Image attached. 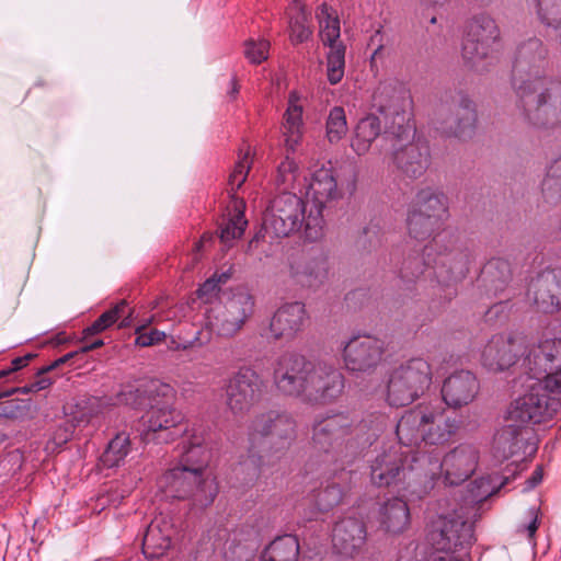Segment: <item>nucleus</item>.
Instances as JSON below:
<instances>
[{"instance_id": "6ab92c4d", "label": "nucleus", "mask_w": 561, "mask_h": 561, "mask_svg": "<svg viewBox=\"0 0 561 561\" xmlns=\"http://www.w3.org/2000/svg\"><path fill=\"white\" fill-rule=\"evenodd\" d=\"M254 300L247 291H238L229 297L214 318L213 325L222 336L236 334L253 312Z\"/></svg>"}, {"instance_id": "f8f14e48", "label": "nucleus", "mask_w": 561, "mask_h": 561, "mask_svg": "<svg viewBox=\"0 0 561 561\" xmlns=\"http://www.w3.org/2000/svg\"><path fill=\"white\" fill-rule=\"evenodd\" d=\"M447 217L445 195L431 188L422 190L417 193L408 214L409 236L415 240L425 241L442 228Z\"/></svg>"}, {"instance_id": "5701e85b", "label": "nucleus", "mask_w": 561, "mask_h": 561, "mask_svg": "<svg viewBox=\"0 0 561 561\" xmlns=\"http://www.w3.org/2000/svg\"><path fill=\"white\" fill-rule=\"evenodd\" d=\"M527 295L540 311H556L561 297V268L541 273L531 282Z\"/></svg>"}, {"instance_id": "39448f33", "label": "nucleus", "mask_w": 561, "mask_h": 561, "mask_svg": "<svg viewBox=\"0 0 561 561\" xmlns=\"http://www.w3.org/2000/svg\"><path fill=\"white\" fill-rule=\"evenodd\" d=\"M458 427L456 417L442 404H426L407 411L398 421L396 433L404 447L419 440L443 445L456 434Z\"/></svg>"}, {"instance_id": "4468645a", "label": "nucleus", "mask_w": 561, "mask_h": 561, "mask_svg": "<svg viewBox=\"0 0 561 561\" xmlns=\"http://www.w3.org/2000/svg\"><path fill=\"white\" fill-rule=\"evenodd\" d=\"M262 377L250 367H241L228 380L226 402L234 415H243L250 411L264 393Z\"/></svg>"}, {"instance_id": "a211bd4d", "label": "nucleus", "mask_w": 561, "mask_h": 561, "mask_svg": "<svg viewBox=\"0 0 561 561\" xmlns=\"http://www.w3.org/2000/svg\"><path fill=\"white\" fill-rule=\"evenodd\" d=\"M383 355V342L370 335H356L344 345L342 358L344 367L353 373H367L375 369Z\"/></svg>"}, {"instance_id": "052dcab7", "label": "nucleus", "mask_w": 561, "mask_h": 561, "mask_svg": "<svg viewBox=\"0 0 561 561\" xmlns=\"http://www.w3.org/2000/svg\"><path fill=\"white\" fill-rule=\"evenodd\" d=\"M79 352H70V353H67L65 354L64 356L57 358L56 360H54L49 366H47L44 370L45 371H50L53 369H55L56 367H59L64 364H66L68 360H70L71 358L75 357L76 354H78Z\"/></svg>"}, {"instance_id": "f03ea898", "label": "nucleus", "mask_w": 561, "mask_h": 561, "mask_svg": "<svg viewBox=\"0 0 561 561\" xmlns=\"http://www.w3.org/2000/svg\"><path fill=\"white\" fill-rule=\"evenodd\" d=\"M527 392L507 408L505 424L493 440L495 456L508 459L522 447V431L529 424L550 420L561 405V368L545 378L528 376Z\"/></svg>"}, {"instance_id": "6e6552de", "label": "nucleus", "mask_w": 561, "mask_h": 561, "mask_svg": "<svg viewBox=\"0 0 561 561\" xmlns=\"http://www.w3.org/2000/svg\"><path fill=\"white\" fill-rule=\"evenodd\" d=\"M157 486L165 497L188 501L192 507L198 510L210 506L218 494L214 478L201 476L178 463L158 478Z\"/></svg>"}, {"instance_id": "20e7f679", "label": "nucleus", "mask_w": 561, "mask_h": 561, "mask_svg": "<svg viewBox=\"0 0 561 561\" xmlns=\"http://www.w3.org/2000/svg\"><path fill=\"white\" fill-rule=\"evenodd\" d=\"M366 428V423L355 425L350 414L336 413L314 425L313 445L325 454L324 461L334 466L333 471L344 470L376 439V432L364 437Z\"/></svg>"}, {"instance_id": "2eb2a0df", "label": "nucleus", "mask_w": 561, "mask_h": 561, "mask_svg": "<svg viewBox=\"0 0 561 561\" xmlns=\"http://www.w3.org/2000/svg\"><path fill=\"white\" fill-rule=\"evenodd\" d=\"M144 440L169 444L188 433L182 412L170 405H152L144 416Z\"/></svg>"}, {"instance_id": "338daca9", "label": "nucleus", "mask_w": 561, "mask_h": 561, "mask_svg": "<svg viewBox=\"0 0 561 561\" xmlns=\"http://www.w3.org/2000/svg\"><path fill=\"white\" fill-rule=\"evenodd\" d=\"M10 374H12L10 368L0 370V379L9 376Z\"/></svg>"}, {"instance_id": "ddd939ff", "label": "nucleus", "mask_w": 561, "mask_h": 561, "mask_svg": "<svg viewBox=\"0 0 561 561\" xmlns=\"http://www.w3.org/2000/svg\"><path fill=\"white\" fill-rule=\"evenodd\" d=\"M307 216L302 198L295 193L284 192L272 201L264 217V229L275 237H287L298 231L302 224L306 230Z\"/></svg>"}, {"instance_id": "49530a36", "label": "nucleus", "mask_w": 561, "mask_h": 561, "mask_svg": "<svg viewBox=\"0 0 561 561\" xmlns=\"http://www.w3.org/2000/svg\"><path fill=\"white\" fill-rule=\"evenodd\" d=\"M232 275V268L229 267L224 272H216L211 277L206 279L197 290L198 298L204 302H211L217 297L220 285L226 284Z\"/></svg>"}, {"instance_id": "9b49d317", "label": "nucleus", "mask_w": 561, "mask_h": 561, "mask_svg": "<svg viewBox=\"0 0 561 561\" xmlns=\"http://www.w3.org/2000/svg\"><path fill=\"white\" fill-rule=\"evenodd\" d=\"M410 450H403L402 446H392L389 450L376 456L370 465V480L377 486H389L398 481H407L408 488H411V494L423 485L422 458H411Z\"/></svg>"}, {"instance_id": "e433bc0d", "label": "nucleus", "mask_w": 561, "mask_h": 561, "mask_svg": "<svg viewBox=\"0 0 561 561\" xmlns=\"http://www.w3.org/2000/svg\"><path fill=\"white\" fill-rule=\"evenodd\" d=\"M107 407V401L101 398L81 400L76 405L77 412L75 413L72 421L76 422V425L95 423L105 413Z\"/></svg>"}, {"instance_id": "412c9836", "label": "nucleus", "mask_w": 561, "mask_h": 561, "mask_svg": "<svg viewBox=\"0 0 561 561\" xmlns=\"http://www.w3.org/2000/svg\"><path fill=\"white\" fill-rule=\"evenodd\" d=\"M519 350L520 342L516 335L496 334L483 347L481 360L489 370H504L515 363Z\"/></svg>"}, {"instance_id": "58836bf2", "label": "nucleus", "mask_w": 561, "mask_h": 561, "mask_svg": "<svg viewBox=\"0 0 561 561\" xmlns=\"http://www.w3.org/2000/svg\"><path fill=\"white\" fill-rule=\"evenodd\" d=\"M374 105L385 115L399 116L403 99L389 85H380L373 96Z\"/></svg>"}, {"instance_id": "f257e3e1", "label": "nucleus", "mask_w": 561, "mask_h": 561, "mask_svg": "<svg viewBox=\"0 0 561 561\" xmlns=\"http://www.w3.org/2000/svg\"><path fill=\"white\" fill-rule=\"evenodd\" d=\"M548 64L541 39L531 37L518 45L512 70L516 108L526 124L538 129L561 125V81L545 76Z\"/></svg>"}, {"instance_id": "b1692460", "label": "nucleus", "mask_w": 561, "mask_h": 561, "mask_svg": "<svg viewBox=\"0 0 561 561\" xmlns=\"http://www.w3.org/2000/svg\"><path fill=\"white\" fill-rule=\"evenodd\" d=\"M401 139H396L392 145L393 163L396 167L409 178H417L422 175L430 163V150L427 145L421 141H412L401 146Z\"/></svg>"}, {"instance_id": "a19ab883", "label": "nucleus", "mask_w": 561, "mask_h": 561, "mask_svg": "<svg viewBox=\"0 0 561 561\" xmlns=\"http://www.w3.org/2000/svg\"><path fill=\"white\" fill-rule=\"evenodd\" d=\"M275 183L282 190L301 188L300 174L297 163L294 159L286 157L277 167Z\"/></svg>"}, {"instance_id": "de8ad7c7", "label": "nucleus", "mask_w": 561, "mask_h": 561, "mask_svg": "<svg viewBox=\"0 0 561 561\" xmlns=\"http://www.w3.org/2000/svg\"><path fill=\"white\" fill-rule=\"evenodd\" d=\"M126 302L123 300L117 304L114 308L103 312L90 327L84 329V336L93 335L103 332L111 325H113L124 312Z\"/></svg>"}, {"instance_id": "1a4fd4ad", "label": "nucleus", "mask_w": 561, "mask_h": 561, "mask_svg": "<svg viewBox=\"0 0 561 561\" xmlns=\"http://www.w3.org/2000/svg\"><path fill=\"white\" fill-rule=\"evenodd\" d=\"M428 537L434 551L427 561H465L461 550L472 545L473 526L455 511L433 520Z\"/></svg>"}, {"instance_id": "a878e982", "label": "nucleus", "mask_w": 561, "mask_h": 561, "mask_svg": "<svg viewBox=\"0 0 561 561\" xmlns=\"http://www.w3.org/2000/svg\"><path fill=\"white\" fill-rule=\"evenodd\" d=\"M304 96L296 90L288 93L287 106L282 121V135L287 149L295 151L301 144L305 124H304Z\"/></svg>"}, {"instance_id": "4be33fe9", "label": "nucleus", "mask_w": 561, "mask_h": 561, "mask_svg": "<svg viewBox=\"0 0 561 561\" xmlns=\"http://www.w3.org/2000/svg\"><path fill=\"white\" fill-rule=\"evenodd\" d=\"M479 388V381L471 371L458 370L444 380L442 398L448 407L461 408L473 401Z\"/></svg>"}, {"instance_id": "f704fd0d", "label": "nucleus", "mask_w": 561, "mask_h": 561, "mask_svg": "<svg viewBox=\"0 0 561 561\" xmlns=\"http://www.w3.org/2000/svg\"><path fill=\"white\" fill-rule=\"evenodd\" d=\"M317 19L320 26V38L324 46L333 48L335 45H343L340 41L341 26L336 12L323 3L318 8Z\"/></svg>"}, {"instance_id": "603ef678", "label": "nucleus", "mask_w": 561, "mask_h": 561, "mask_svg": "<svg viewBox=\"0 0 561 561\" xmlns=\"http://www.w3.org/2000/svg\"><path fill=\"white\" fill-rule=\"evenodd\" d=\"M462 116L459 118L457 126L455 129L448 131L447 135L463 138L472 133L476 123V112L470 103H467L462 107Z\"/></svg>"}, {"instance_id": "473e14b6", "label": "nucleus", "mask_w": 561, "mask_h": 561, "mask_svg": "<svg viewBox=\"0 0 561 561\" xmlns=\"http://www.w3.org/2000/svg\"><path fill=\"white\" fill-rule=\"evenodd\" d=\"M380 133L381 122L377 116L367 115L363 117L355 127V133L351 140L352 149L358 156L367 153Z\"/></svg>"}, {"instance_id": "7ed1b4c3", "label": "nucleus", "mask_w": 561, "mask_h": 561, "mask_svg": "<svg viewBox=\"0 0 561 561\" xmlns=\"http://www.w3.org/2000/svg\"><path fill=\"white\" fill-rule=\"evenodd\" d=\"M274 382L282 393L311 403L330 402L344 389L340 370L323 360L312 362L297 354H284L278 358Z\"/></svg>"}, {"instance_id": "4d7b16f0", "label": "nucleus", "mask_w": 561, "mask_h": 561, "mask_svg": "<svg viewBox=\"0 0 561 561\" xmlns=\"http://www.w3.org/2000/svg\"><path fill=\"white\" fill-rule=\"evenodd\" d=\"M528 517H529V523L524 527V530L527 533L528 538L533 539L538 529V526H539L537 508H535V507L529 508Z\"/></svg>"}, {"instance_id": "2f4dec72", "label": "nucleus", "mask_w": 561, "mask_h": 561, "mask_svg": "<svg viewBox=\"0 0 561 561\" xmlns=\"http://www.w3.org/2000/svg\"><path fill=\"white\" fill-rule=\"evenodd\" d=\"M380 528L389 535H399L410 526V510L405 501L393 497L381 504L378 512Z\"/></svg>"}, {"instance_id": "9d476101", "label": "nucleus", "mask_w": 561, "mask_h": 561, "mask_svg": "<svg viewBox=\"0 0 561 561\" xmlns=\"http://www.w3.org/2000/svg\"><path fill=\"white\" fill-rule=\"evenodd\" d=\"M431 383V365L422 357L410 358L390 373L386 400L391 407L409 405L423 396Z\"/></svg>"}, {"instance_id": "ea45409f", "label": "nucleus", "mask_w": 561, "mask_h": 561, "mask_svg": "<svg viewBox=\"0 0 561 561\" xmlns=\"http://www.w3.org/2000/svg\"><path fill=\"white\" fill-rule=\"evenodd\" d=\"M130 451V439L126 433L117 434L110 443L102 456V462L108 468L119 466Z\"/></svg>"}, {"instance_id": "3c124183", "label": "nucleus", "mask_w": 561, "mask_h": 561, "mask_svg": "<svg viewBox=\"0 0 561 561\" xmlns=\"http://www.w3.org/2000/svg\"><path fill=\"white\" fill-rule=\"evenodd\" d=\"M270 51V43L266 39H249L244 45V55L252 64H261L266 60Z\"/></svg>"}, {"instance_id": "aec40b11", "label": "nucleus", "mask_w": 561, "mask_h": 561, "mask_svg": "<svg viewBox=\"0 0 561 561\" xmlns=\"http://www.w3.org/2000/svg\"><path fill=\"white\" fill-rule=\"evenodd\" d=\"M307 321L308 313L302 302L285 304L274 313L264 336L274 340L291 339L304 329Z\"/></svg>"}, {"instance_id": "09e8293b", "label": "nucleus", "mask_w": 561, "mask_h": 561, "mask_svg": "<svg viewBox=\"0 0 561 561\" xmlns=\"http://www.w3.org/2000/svg\"><path fill=\"white\" fill-rule=\"evenodd\" d=\"M248 221L244 218L243 211L237 207L234 215L225 224L220 230V239L222 242H229L234 239L241 238Z\"/></svg>"}, {"instance_id": "0e129e2a", "label": "nucleus", "mask_w": 561, "mask_h": 561, "mask_svg": "<svg viewBox=\"0 0 561 561\" xmlns=\"http://www.w3.org/2000/svg\"><path fill=\"white\" fill-rule=\"evenodd\" d=\"M32 383H33V389H35V391L37 392V391L48 388L51 385V381L48 378H39L38 380H36Z\"/></svg>"}, {"instance_id": "4c0bfd02", "label": "nucleus", "mask_w": 561, "mask_h": 561, "mask_svg": "<svg viewBox=\"0 0 561 561\" xmlns=\"http://www.w3.org/2000/svg\"><path fill=\"white\" fill-rule=\"evenodd\" d=\"M482 279L490 283V287L495 294L503 290L511 279L510 263L501 259L491 260L482 270Z\"/></svg>"}, {"instance_id": "5fc2aeb1", "label": "nucleus", "mask_w": 561, "mask_h": 561, "mask_svg": "<svg viewBox=\"0 0 561 561\" xmlns=\"http://www.w3.org/2000/svg\"><path fill=\"white\" fill-rule=\"evenodd\" d=\"M142 327L136 329L137 337L135 340L136 345L141 347H148L162 342L165 339V333L159 330H151L150 332H142Z\"/></svg>"}, {"instance_id": "c756f323", "label": "nucleus", "mask_w": 561, "mask_h": 561, "mask_svg": "<svg viewBox=\"0 0 561 561\" xmlns=\"http://www.w3.org/2000/svg\"><path fill=\"white\" fill-rule=\"evenodd\" d=\"M366 529L357 518H345L335 524L332 542L337 553L353 557L365 543Z\"/></svg>"}, {"instance_id": "e2e57ef3", "label": "nucleus", "mask_w": 561, "mask_h": 561, "mask_svg": "<svg viewBox=\"0 0 561 561\" xmlns=\"http://www.w3.org/2000/svg\"><path fill=\"white\" fill-rule=\"evenodd\" d=\"M103 345H104L103 340H100V339H99V340L93 341V342H92V343H90V344H84V345L80 348V351H79V352H80V353H89V352H91V351H93V350H96V348H99V347L103 346Z\"/></svg>"}, {"instance_id": "393cba45", "label": "nucleus", "mask_w": 561, "mask_h": 561, "mask_svg": "<svg viewBox=\"0 0 561 561\" xmlns=\"http://www.w3.org/2000/svg\"><path fill=\"white\" fill-rule=\"evenodd\" d=\"M183 447L178 465L186 467L201 476H209L207 468L209 465V453L204 447L205 431L193 426L183 436Z\"/></svg>"}, {"instance_id": "774afa93", "label": "nucleus", "mask_w": 561, "mask_h": 561, "mask_svg": "<svg viewBox=\"0 0 561 561\" xmlns=\"http://www.w3.org/2000/svg\"><path fill=\"white\" fill-rule=\"evenodd\" d=\"M211 238H213V237H211L210 234H204V236L202 237L201 243H204V242H206V241H210V240H211Z\"/></svg>"}, {"instance_id": "bf43d9fd", "label": "nucleus", "mask_w": 561, "mask_h": 561, "mask_svg": "<svg viewBox=\"0 0 561 561\" xmlns=\"http://www.w3.org/2000/svg\"><path fill=\"white\" fill-rule=\"evenodd\" d=\"M32 357H33L32 354H27V355L21 356V357H15L14 359H12L11 366L9 368L11 369L12 373L18 371V370L22 369L23 367H25Z\"/></svg>"}, {"instance_id": "72a5a7b5", "label": "nucleus", "mask_w": 561, "mask_h": 561, "mask_svg": "<svg viewBox=\"0 0 561 561\" xmlns=\"http://www.w3.org/2000/svg\"><path fill=\"white\" fill-rule=\"evenodd\" d=\"M288 30L291 43L300 44L309 39L312 32L309 26V13L306 11L304 3L294 0L288 9Z\"/></svg>"}, {"instance_id": "bb28decb", "label": "nucleus", "mask_w": 561, "mask_h": 561, "mask_svg": "<svg viewBox=\"0 0 561 561\" xmlns=\"http://www.w3.org/2000/svg\"><path fill=\"white\" fill-rule=\"evenodd\" d=\"M529 375L545 378L554 365L561 364V339L543 336L526 357Z\"/></svg>"}, {"instance_id": "c03bdc74", "label": "nucleus", "mask_w": 561, "mask_h": 561, "mask_svg": "<svg viewBox=\"0 0 561 561\" xmlns=\"http://www.w3.org/2000/svg\"><path fill=\"white\" fill-rule=\"evenodd\" d=\"M345 46L335 45L327 54V77L331 84H337L345 71Z\"/></svg>"}, {"instance_id": "7c9ffc66", "label": "nucleus", "mask_w": 561, "mask_h": 561, "mask_svg": "<svg viewBox=\"0 0 561 561\" xmlns=\"http://www.w3.org/2000/svg\"><path fill=\"white\" fill-rule=\"evenodd\" d=\"M294 427L295 424L288 415L271 411L252 421L249 427V438L253 444L270 434L287 438L293 435Z\"/></svg>"}, {"instance_id": "f3484780", "label": "nucleus", "mask_w": 561, "mask_h": 561, "mask_svg": "<svg viewBox=\"0 0 561 561\" xmlns=\"http://www.w3.org/2000/svg\"><path fill=\"white\" fill-rule=\"evenodd\" d=\"M432 251L433 245L424 248L423 256L425 257L426 267L420 274L435 277L438 284L447 286L466 276L470 264L468 254L446 249L433 257Z\"/></svg>"}, {"instance_id": "c85d7f7f", "label": "nucleus", "mask_w": 561, "mask_h": 561, "mask_svg": "<svg viewBox=\"0 0 561 561\" xmlns=\"http://www.w3.org/2000/svg\"><path fill=\"white\" fill-rule=\"evenodd\" d=\"M175 534L172 518L157 516L149 524L142 540V553L148 559L163 556L171 546L172 536Z\"/></svg>"}, {"instance_id": "423d86ee", "label": "nucleus", "mask_w": 561, "mask_h": 561, "mask_svg": "<svg viewBox=\"0 0 561 561\" xmlns=\"http://www.w3.org/2000/svg\"><path fill=\"white\" fill-rule=\"evenodd\" d=\"M299 193H304L308 201L312 203L306 219L305 240L309 242L320 241L324 237L325 230L322 211L330 203L341 196L330 163L328 165H313L309 172V178L304 176Z\"/></svg>"}, {"instance_id": "680f3d73", "label": "nucleus", "mask_w": 561, "mask_h": 561, "mask_svg": "<svg viewBox=\"0 0 561 561\" xmlns=\"http://www.w3.org/2000/svg\"><path fill=\"white\" fill-rule=\"evenodd\" d=\"M14 392H21V393L27 394V393L36 392V391H35V389H33V383H30V385L21 387V388L12 389L11 391L0 392V400L5 397L11 396Z\"/></svg>"}, {"instance_id": "69168bd1", "label": "nucleus", "mask_w": 561, "mask_h": 561, "mask_svg": "<svg viewBox=\"0 0 561 561\" xmlns=\"http://www.w3.org/2000/svg\"><path fill=\"white\" fill-rule=\"evenodd\" d=\"M231 85H232V87H231L230 94H231L232 96H234V95H236V94H238V92H239V88H238L237 82H236V80H234V79H231Z\"/></svg>"}, {"instance_id": "dca6fc26", "label": "nucleus", "mask_w": 561, "mask_h": 561, "mask_svg": "<svg viewBox=\"0 0 561 561\" xmlns=\"http://www.w3.org/2000/svg\"><path fill=\"white\" fill-rule=\"evenodd\" d=\"M500 37V30L490 15L480 14L468 24L466 37L462 42L461 54L463 59L472 66L489 57Z\"/></svg>"}, {"instance_id": "8fccbe9b", "label": "nucleus", "mask_w": 561, "mask_h": 561, "mask_svg": "<svg viewBox=\"0 0 561 561\" xmlns=\"http://www.w3.org/2000/svg\"><path fill=\"white\" fill-rule=\"evenodd\" d=\"M495 484L492 483L491 477H482L479 479H476L471 486H470V496L469 502L470 503H479L483 500H486L489 496H491L493 493L496 492Z\"/></svg>"}, {"instance_id": "13d9d810", "label": "nucleus", "mask_w": 561, "mask_h": 561, "mask_svg": "<svg viewBox=\"0 0 561 561\" xmlns=\"http://www.w3.org/2000/svg\"><path fill=\"white\" fill-rule=\"evenodd\" d=\"M543 474L540 467L536 468L531 476L526 481L525 490H531L542 481Z\"/></svg>"}, {"instance_id": "a18cd8bd", "label": "nucleus", "mask_w": 561, "mask_h": 561, "mask_svg": "<svg viewBox=\"0 0 561 561\" xmlns=\"http://www.w3.org/2000/svg\"><path fill=\"white\" fill-rule=\"evenodd\" d=\"M251 149L248 146L239 152V159L236 162L232 172L229 175L228 184L231 192H236L245 182L251 168Z\"/></svg>"}, {"instance_id": "c9c22d12", "label": "nucleus", "mask_w": 561, "mask_h": 561, "mask_svg": "<svg viewBox=\"0 0 561 561\" xmlns=\"http://www.w3.org/2000/svg\"><path fill=\"white\" fill-rule=\"evenodd\" d=\"M299 542L297 537L285 535L270 543L261 556V561H297Z\"/></svg>"}, {"instance_id": "0eeeda50", "label": "nucleus", "mask_w": 561, "mask_h": 561, "mask_svg": "<svg viewBox=\"0 0 561 561\" xmlns=\"http://www.w3.org/2000/svg\"><path fill=\"white\" fill-rule=\"evenodd\" d=\"M478 463L479 451L468 443H461L447 451L440 461L432 462L430 458L423 457V485L413 492L417 497L424 496L438 478H443L447 485H459L476 472Z\"/></svg>"}, {"instance_id": "79ce46f5", "label": "nucleus", "mask_w": 561, "mask_h": 561, "mask_svg": "<svg viewBox=\"0 0 561 561\" xmlns=\"http://www.w3.org/2000/svg\"><path fill=\"white\" fill-rule=\"evenodd\" d=\"M347 133V121L345 110L342 106H334L330 110L325 122V136L330 144H336Z\"/></svg>"}, {"instance_id": "6e6d98bb", "label": "nucleus", "mask_w": 561, "mask_h": 561, "mask_svg": "<svg viewBox=\"0 0 561 561\" xmlns=\"http://www.w3.org/2000/svg\"><path fill=\"white\" fill-rule=\"evenodd\" d=\"M23 413V408L21 407L19 400H7L0 402V417L4 419H18Z\"/></svg>"}, {"instance_id": "cd10ccee", "label": "nucleus", "mask_w": 561, "mask_h": 561, "mask_svg": "<svg viewBox=\"0 0 561 561\" xmlns=\"http://www.w3.org/2000/svg\"><path fill=\"white\" fill-rule=\"evenodd\" d=\"M290 276L301 287L317 289L329 279L328 256L321 252L290 265Z\"/></svg>"}, {"instance_id": "37998d69", "label": "nucleus", "mask_w": 561, "mask_h": 561, "mask_svg": "<svg viewBox=\"0 0 561 561\" xmlns=\"http://www.w3.org/2000/svg\"><path fill=\"white\" fill-rule=\"evenodd\" d=\"M541 190L548 202L557 203L561 199V157L548 168Z\"/></svg>"}, {"instance_id": "864d4df0", "label": "nucleus", "mask_w": 561, "mask_h": 561, "mask_svg": "<svg viewBox=\"0 0 561 561\" xmlns=\"http://www.w3.org/2000/svg\"><path fill=\"white\" fill-rule=\"evenodd\" d=\"M342 490L339 485H330L318 494V506L327 511L339 504L342 500Z\"/></svg>"}]
</instances>
